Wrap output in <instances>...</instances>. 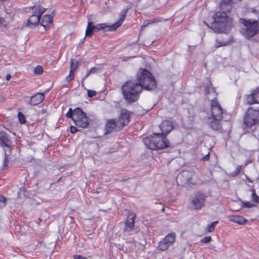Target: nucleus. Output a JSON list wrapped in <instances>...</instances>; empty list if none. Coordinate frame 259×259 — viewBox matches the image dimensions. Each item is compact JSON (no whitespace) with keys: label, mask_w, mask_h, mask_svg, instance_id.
<instances>
[{"label":"nucleus","mask_w":259,"mask_h":259,"mask_svg":"<svg viewBox=\"0 0 259 259\" xmlns=\"http://www.w3.org/2000/svg\"><path fill=\"white\" fill-rule=\"evenodd\" d=\"M9 161L8 158L5 155V158L4 160V163L2 169H7L9 165Z\"/></svg>","instance_id":"obj_36"},{"label":"nucleus","mask_w":259,"mask_h":259,"mask_svg":"<svg viewBox=\"0 0 259 259\" xmlns=\"http://www.w3.org/2000/svg\"><path fill=\"white\" fill-rule=\"evenodd\" d=\"M219 222L218 221H214L211 223V224L209 225L207 228H206V230L208 232H212L215 227V226L218 224Z\"/></svg>","instance_id":"obj_27"},{"label":"nucleus","mask_w":259,"mask_h":259,"mask_svg":"<svg viewBox=\"0 0 259 259\" xmlns=\"http://www.w3.org/2000/svg\"><path fill=\"white\" fill-rule=\"evenodd\" d=\"M211 240V237L210 236L204 237L201 239L200 242L203 243H209Z\"/></svg>","instance_id":"obj_38"},{"label":"nucleus","mask_w":259,"mask_h":259,"mask_svg":"<svg viewBox=\"0 0 259 259\" xmlns=\"http://www.w3.org/2000/svg\"><path fill=\"white\" fill-rule=\"evenodd\" d=\"M11 77H12L11 75L8 74L7 75V76L6 77V79L7 80H9L11 78Z\"/></svg>","instance_id":"obj_46"},{"label":"nucleus","mask_w":259,"mask_h":259,"mask_svg":"<svg viewBox=\"0 0 259 259\" xmlns=\"http://www.w3.org/2000/svg\"><path fill=\"white\" fill-rule=\"evenodd\" d=\"M79 65L78 61L75 59H71L70 69L76 70Z\"/></svg>","instance_id":"obj_29"},{"label":"nucleus","mask_w":259,"mask_h":259,"mask_svg":"<svg viewBox=\"0 0 259 259\" xmlns=\"http://www.w3.org/2000/svg\"><path fill=\"white\" fill-rule=\"evenodd\" d=\"M98 69L96 67H93L90 69L89 72L88 73L87 76L89 75L91 73H96Z\"/></svg>","instance_id":"obj_41"},{"label":"nucleus","mask_w":259,"mask_h":259,"mask_svg":"<svg viewBox=\"0 0 259 259\" xmlns=\"http://www.w3.org/2000/svg\"><path fill=\"white\" fill-rule=\"evenodd\" d=\"M233 4V0H222L220 3V9L222 12H217L213 16L211 28L214 32L227 33L233 25V19L227 14L231 11Z\"/></svg>","instance_id":"obj_1"},{"label":"nucleus","mask_w":259,"mask_h":259,"mask_svg":"<svg viewBox=\"0 0 259 259\" xmlns=\"http://www.w3.org/2000/svg\"><path fill=\"white\" fill-rule=\"evenodd\" d=\"M97 95V92L94 90H88V96L90 98H92Z\"/></svg>","instance_id":"obj_39"},{"label":"nucleus","mask_w":259,"mask_h":259,"mask_svg":"<svg viewBox=\"0 0 259 259\" xmlns=\"http://www.w3.org/2000/svg\"><path fill=\"white\" fill-rule=\"evenodd\" d=\"M44 99V93H37L30 97L29 104L31 106H36L42 103Z\"/></svg>","instance_id":"obj_18"},{"label":"nucleus","mask_w":259,"mask_h":259,"mask_svg":"<svg viewBox=\"0 0 259 259\" xmlns=\"http://www.w3.org/2000/svg\"><path fill=\"white\" fill-rule=\"evenodd\" d=\"M163 20V19L161 18H156L152 20H146L144 21V23L141 26V27L142 28H144L150 24H153L154 23L161 22Z\"/></svg>","instance_id":"obj_23"},{"label":"nucleus","mask_w":259,"mask_h":259,"mask_svg":"<svg viewBox=\"0 0 259 259\" xmlns=\"http://www.w3.org/2000/svg\"><path fill=\"white\" fill-rule=\"evenodd\" d=\"M259 125V108L249 107L243 115V126L245 130Z\"/></svg>","instance_id":"obj_5"},{"label":"nucleus","mask_w":259,"mask_h":259,"mask_svg":"<svg viewBox=\"0 0 259 259\" xmlns=\"http://www.w3.org/2000/svg\"><path fill=\"white\" fill-rule=\"evenodd\" d=\"M246 177V179L248 181V182L249 183H253V181L251 180L250 179L248 178L247 177Z\"/></svg>","instance_id":"obj_48"},{"label":"nucleus","mask_w":259,"mask_h":259,"mask_svg":"<svg viewBox=\"0 0 259 259\" xmlns=\"http://www.w3.org/2000/svg\"><path fill=\"white\" fill-rule=\"evenodd\" d=\"M160 128L162 131V133L166 137V135L168 134L174 128V125L171 121L165 120L163 121L160 125Z\"/></svg>","instance_id":"obj_16"},{"label":"nucleus","mask_w":259,"mask_h":259,"mask_svg":"<svg viewBox=\"0 0 259 259\" xmlns=\"http://www.w3.org/2000/svg\"><path fill=\"white\" fill-rule=\"evenodd\" d=\"M209 157H210V156H209V153H208L207 154H206L205 156H203V158H202V160L203 161H207V160H208L209 159Z\"/></svg>","instance_id":"obj_45"},{"label":"nucleus","mask_w":259,"mask_h":259,"mask_svg":"<svg viewBox=\"0 0 259 259\" xmlns=\"http://www.w3.org/2000/svg\"><path fill=\"white\" fill-rule=\"evenodd\" d=\"M136 218L137 214L136 213L131 211L128 212L126 221L124 222L123 228L124 232H130L134 229Z\"/></svg>","instance_id":"obj_13"},{"label":"nucleus","mask_w":259,"mask_h":259,"mask_svg":"<svg viewBox=\"0 0 259 259\" xmlns=\"http://www.w3.org/2000/svg\"><path fill=\"white\" fill-rule=\"evenodd\" d=\"M53 17L51 15H45L40 21V24L46 30H49L53 25Z\"/></svg>","instance_id":"obj_20"},{"label":"nucleus","mask_w":259,"mask_h":259,"mask_svg":"<svg viewBox=\"0 0 259 259\" xmlns=\"http://www.w3.org/2000/svg\"><path fill=\"white\" fill-rule=\"evenodd\" d=\"M73 258L74 259H87V258L86 257L82 256H81L80 255H78V254L74 255Z\"/></svg>","instance_id":"obj_42"},{"label":"nucleus","mask_w":259,"mask_h":259,"mask_svg":"<svg viewBox=\"0 0 259 259\" xmlns=\"http://www.w3.org/2000/svg\"><path fill=\"white\" fill-rule=\"evenodd\" d=\"M244 27L241 30L243 36L249 39L259 33V22L255 19H241Z\"/></svg>","instance_id":"obj_6"},{"label":"nucleus","mask_w":259,"mask_h":259,"mask_svg":"<svg viewBox=\"0 0 259 259\" xmlns=\"http://www.w3.org/2000/svg\"><path fill=\"white\" fill-rule=\"evenodd\" d=\"M74 115V110H72L71 108H69L68 112L66 113V116L68 118H71L73 121Z\"/></svg>","instance_id":"obj_34"},{"label":"nucleus","mask_w":259,"mask_h":259,"mask_svg":"<svg viewBox=\"0 0 259 259\" xmlns=\"http://www.w3.org/2000/svg\"><path fill=\"white\" fill-rule=\"evenodd\" d=\"M251 201L253 202L258 203H259V196H258L255 192V190L254 189H252L251 190Z\"/></svg>","instance_id":"obj_26"},{"label":"nucleus","mask_w":259,"mask_h":259,"mask_svg":"<svg viewBox=\"0 0 259 259\" xmlns=\"http://www.w3.org/2000/svg\"><path fill=\"white\" fill-rule=\"evenodd\" d=\"M208 119H211L208 122L209 127L214 131H220L222 130L221 121L223 119L208 117Z\"/></svg>","instance_id":"obj_17"},{"label":"nucleus","mask_w":259,"mask_h":259,"mask_svg":"<svg viewBox=\"0 0 259 259\" xmlns=\"http://www.w3.org/2000/svg\"><path fill=\"white\" fill-rule=\"evenodd\" d=\"M75 71V70L70 69L69 75L67 76H66V80L67 82H69L71 81V80H72L73 79H74V76H75V75H74Z\"/></svg>","instance_id":"obj_30"},{"label":"nucleus","mask_w":259,"mask_h":259,"mask_svg":"<svg viewBox=\"0 0 259 259\" xmlns=\"http://www.w3.org/2000/svg\"><path fill=\"white\" fill-rule=\"evenodd\" d=\"M164 210H165V208H164V207H163V208H162V209H161V211H162V212H164Z\"/></svg>","instance_id":"obj_50"},{"label":"nucleus","mask_w":259,"mask_h":259,"mask_svg":"<svg viewBox=\"0 0 259 259\" xmlns=\"http://www.w3.org/2000/svg\"><path fill=\"white\" fill-rule=\"evenodd\" d=\"M6 198L2 195H0V207L2 208L6 205Z\"/></svg>","instance_id":"obj_35"},{"label":"nucleus","mask_w":259,"mask_h":259,"mask_svg":"<svg viewBox=\"0 0 259 259\" xmlns=\"http://www.w3.org/2000/svg\"><path fill=\"white\" fill-rule=\"evenodd\" d=\"M73 121L77 126L81 128H86L89 124L85 113L79 108L74 109Z\"/></svg>","instance_id":"obj_8"},{"label":"nucleus","mask_w":259,"mask_h":259,"mask_svg":"<svg viewBox=\"0 0 259 259\" xmlns=\"http://www.w3.org/2000/svg\"><path fill=\"white\" fill-rule=\"evenodd\" d=\"M242 168V165H237V167H236L235 170L231 173V176L232 177H236V176L238 175L241 172Z\"/></svg>","instance_id":"obj_32"},{"label":"nucleus","mask_w":259,"mask_h":259,"mask_svg":"<svg viewBox=\"0 0 259 259\" xmlns=\"http://www.w3.org/2000/svg\"><path fill=\"white\" fill-rule=\"evenodd\" d=\"M243 205H244V206L250 208V207H252L253 206V204H252L250 202H246L244 203Z\"/></svg>","instance_id":"obj_44"},{"label":"nucleus","mask_w":259,"mask_h":259,"mask_svg":"<svg viewBox=\"0 0 259 259\" xmlns=\"http://www.w3.org/2000/svg\"><path fill=\"white\" fill-rule=\"evenodd\" d=\"M258 247H259V244H258Z\"/></svg>","instance_id":"obj_51"},{"label":"nucleus","mask_w":259,"mask_h":259,"mask_svg":"<svg viewBox=\"0 0 259 259\" xmlns=\"http://www.w3.org/2000/svg\"><path fill=\"white\" fill-rule=\"evenodd\" d=\"M32 11V14L27 20V25L33 28L37 26L40 23V18L42 15L46 11L47 9L44 8L40 5H35L32 7L26 8L25 11Z\"/></svg>","instance_id":"obj_7"},{"label":"nucleus","mask_w":259,"mask_h":259,"mask_svg":"<svg viewBox=\"0 0 259 259\" xmlns=\"http://www.w3.org/2000/svg\"><path fill=\"white\" fill-rule=\"evenodd\" d=\"M137 83L141 86L142 91L153 90L157 87V81L151 72L146 69L140 68L136 74Z\"/></svg>","instance_id":"obj_3"},{"label":"nucleus","mask_w":259,"mask_h":259,"mask_svg":"<svg viewBox=\"0 0 259 259\" xmlns=\"http://www.w3.org/2000/svg\"><path fill=\"white\" fill-rule=\"evenodd\" d=\"M210 106L211 118H223V109L216 98L210 101Z\"/></svg>","instance_id":"obj_11"},{"label":"nucleus","mask_w":259,"mask_h":259,"mask_svg":"<svg viewBox=\"0 0 259 259\" xmlns=\"http://www.w3.org/2000/svg\"><path fill=\"white\" fill-rule=\"evenodd\" d=\"M142 91L141 86L134 80L124 82L121 87V92L123 98L130 103L138 101Z\"/></svg>","instance_id":"obj_2"},{"label":"nucleus","mask_w":259,"mask_h":259,"mask_svg":"<svg viewBox=\"0 0 259 259\" xmlns=\"http://www.w3.org/2000/svg\"><path fill=\"white\" fill-rule=\"evenodd\" d=\"M9 22L6 21L3 17H0V26H2L5 28L8 27Z\"/></svg>","instance_id":"obj_33"},{"label":"nucleus","mask_w":259,"mask_h":259,"mask_svg":"<svg viewBox=\"0 0 259 259\" xmlns=\"http://www.w3.org/2000/svg\"><path fill=\"white\" fill-rule=\"evenodd\" d=\"M5 100V98L0 95V102H3Z\"/></svg>","instance_id":"obj_47"},{"label":"nucleus","mask_w":259,"mask_h":259,"mask_svg":"<svg viewBox=\"0 0 259 259\" xmlns=\"http://www.w3.org/2000/svg\"><path fill=\"white\" fill-rule=\"evenodd\" d=\"M125 18V14H122L119 18V19L115 22L114 24H112V27H113V29H115V30H116L119 27H120L122 23L123 22L124 19Z\"/></svg>","instance_id":"obj_24"},{"label":"nucleus","mask_w":259,"mask_h":259,"mask_svg":"<svg viewBox=\"0 0 259 259\" xmlns=\"http://www.w3.org/2000/svg\"><path fill=\"white\" fill-rule=\"evenodd\" d=\"M116 119H109L105 126V134H110L113 133L118 125Z\"/></svg>","instance_id":"obj_15"},{"label":"nucleus","mask_w":259,"mask_h":259,"mask_svg":"<svg viewBox=\"0 0 259 259\" xmlns=\"http://www.w3.org/2000/svg\"><path fill=\"white\" fill-rule=\"evenodd\" d=\"M87 27L92 28V29H95V31L96 32V25H95L94 22H89Z\"/></svg>","instance_id":"obj_40"},{"label":"nucleus","mask_w":259,"mask_h":259,"mask_svg":"<svg viewBox=\"0 0 259 259\" xmlns=\"http://www.w3.org/2000/svg\"><path fill=\"white\" fill-rule=\"evenodd\" d=\"M100 30L110 31L115 30V29H113L112 24L111 25H108L106 23H100L96 25V31Z\"/></svg>","instance_id":"obj_22"},{"label":"nucleus","mask_w":259,"mask_h":259,"mask_svg":"<svg viewBox=\"0 0 259 259\" xmlns=\"http://www.w3.org/2000/svg\"><path fill=\"white\" fill-rule=\"evenodd\" d=\"M230 221L236 223L239 225H243L247 222V220L242 216L231 215L229 216Z\"/></svg>","instance_id":"obj_21"},{"label":"nucleus","mask_w":259,"mask_h":259,"mask_svg":"<svg viewBox=\"0 0 259 259\" xmlns=\"http://www.w3.org/2000/svg\"><path fill=\"white\" fill-rule=\"evenodd\" d=\"M70 132L72 134H74L77 131V129L76 126L71 125V126H70Z\"/></svg>","instance_id":"obj_43"},{"label":"nucleus","mask_w":259,"mask_h":259,"mask_svg":"<svg viewBox=\"0 0 259 259\" xmlns=\"http://www.w3.org/2000/svg\"><path fill=\"white\" fill-rule=\"evenodd\" d=\"M143 141L147 148L152 150L163 149L170 146L165 136L159 133L150 135L144 138Z\"/></svg>","instance_id":"obj_4"},{"label":"nucleus","mask_w":259,"mask_h":259,"mask_svg":"<svg viewBox=\"0 0 259 259\" xmlns=\"http://www.w3.org/2000/svg\"><path fill=\"white\" fill-rule=\"evenodd\" d=\"M206 197V194L202 192L198 191L195 193L191 201L193 208L197 210L202 208L205 205Z\"/></svg>","instance_id":"obj_10"},{"label":"nucleus","mask_w":259,"mask_h":259,"mask_svg":"<svg viewBox=\"0 0 259 259\" xmlns=\"http://www.w3.org/2000/svg\"><path fill=\"white\" fill-rule=\"evenodd\" d=\"M44 70L42 66L38 65L33 70V73L36 75H40L43 73Z\"/></svg>","instance_id":"obj_28"},{"label":"nucleus","mask_w":259,"mask_h":259,"mask_svg":"<svg viewBox=\"0 0 259 259\" xmlns=\"http://www.w3.org/2000/svg\"><path fill=\"white\" fill-rule=\"evenodd\" d=\"M0 144L4 147L10 148L11 140L9 136L4 131H0Z\"/></svg>","instance_id":"obj_19"},{"label":"nucleus","mask_w":259,"mask_h":259,"mask_svg":"<svg viewBox=\"0 0 259 259\" xmlns=\"http://www.w3.org/2000/svg\"><path fill=\"white\" fill-rule=\"evenodd\" d=\"M130 120L131 116L130 112L127 110H124L121 112L117 121L119 124V127H123L130 123Z\"/></svg>","instance_id":"obj_14"},{"label":"nucleus","mask_w":259,"mask_h":259,"mask_svg":"<svg viewBox=\"0 0 259 259\" xmlns=\"http://www.w3.org/2000/svg\"><path fill=\"white\" fill-rule=\"evenodd\" d=\"M245 104L247 105L259 104V87L252 90L250 94L245 96Z\"/></svg>","instance_id":"obj_12"},{"label":"nucleus","mask_w":259,"mask_h":259,"mask_svg":"<svg viewBox=\"0 0 259 259\" xmlns=\"http://www.w3.org/2000/svg\"><path fill=\"white\" fill-rule=\"evenodd\" d=\"M230 44L229 41H220L219 39H216L215 41V47L217 48L228 46Z\"/></svg>","instance_id":"obj_25"},{"label":"nucleus","mask_w":259,"mask_h":259,"mask_svg":"<svg viewBox=\"0 0 259 259\" xmlns=\"http://www.w3.org/2000/svg\"><path fill=\"white\" fill-rule=\"evenodd\" d=\"M94 31H95V29H93L92 28L87 27L85 30V36H92Z\"/></svg>","instance_id":"obj_37"},{"label":"nucleus","mask_w":259,"mask_h":259,"mask_svg":"<svg viewBox=\"0 0 259 259\" xmlns=\"http://www.w3.org/2000/svg\"><path fill=\"white\" fill-rule=\"evenodd\" d=\"M206 92L207 94H209V90H207V88L206 89Z\"/></svg>","instance_id":"obj_49"},{"label":"nucleus","mask_w":259,"mask_h":259,"mask_svg":"<svg viewBox=\"0 0 259 259\" xmlns=\"http://www.w3.org/2000/svg\"><path fill=\"white\" fill-rule=\"evenodd\" d=\"M18 118L20 124H23L26 122V118L25 115L21 112L18 113Z\"/></svg>","instance_id":"obj_31"},{"label":"nucleus","mask_w":259,"mask_h":259,"mask_svg":"<svg viewBox=\"0 0 259 259\" xmlns=\"http://www.w3.org/2000/svg\"><path fill=\"white\" fill-rule=\"evenodd\" d=\"M176 234L171 232L166 235L159 243L157 248L161 251L167 250L169 246L173 245L176 241Z\"/></svg>","instance_id":"obj_9"}]
</instances>
